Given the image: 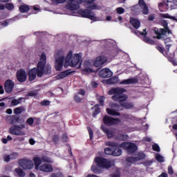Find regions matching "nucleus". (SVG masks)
I'll return each mask as SVG.
<instances>
[{
  "mask_svg": "<svg viewBox=\"0 0 177 177\" xmlns=\"http://www.w3.org/2000/svg\"><path fill=\"white\" fill-rule=\"evenodd\" d=\"M149 20L150 21H153V20H154V15H149Z\"/></svg>",
  "mask_w": 177,
  "mask_h": 177,
  "instance_id": "nucleus-57",
  "label": "nucleus"
},
{
  "mask_svg": "<svg viewBox=\"0 0 177 177\" xmlns=\"http://www.w3.org/2000/svg\"><path fill=\"white\" fill-rule=\"evenodd\" d=\"M168 174L170 175H172L174 174V169H172V167L169 166L168 167Z\"/></svg>",
  "mask_w": 177,
  "mask_h": 177,
  "instance_id": "nucleus-54",
  "label": "nucleus"
},
{
  "mask_svg": "<svg viewBox=\"0 0 177 177\" xmlns=\"http://www.w3.org/2000/svg\"><path fill=\"white\" fill-rule=\"evenodd\" d=\"M165 5H166V6L169 7V4L165 3V1H162L158 4V6L160 12H164V10H162V8H164V6H165Z\"/></svg>",
  "mask_w": 177,
  "mask_h": 177,
  "instance_id": "nucleus-31",
  "label": "nucleus"
},
{
  "mask_svg": "<svg viewBox=\"0 0 177 177\" xmlns=\"http://www.w3.org/2000/svg\"><path fill=\"white\" fill-rule=\"evenodd\" d=\"M119 139H120V140H127V139H128V136L120 135Z\"/></svg>",
  "mask_w": 177,
  "mask_h": 177,
  "instance_id": "nucleus-49",
  "label": "nucleus"
},
{
  "mask_svg": "<svg viewBox=\"0 0 177 177\" xmlns=\"http://www.w3.org/2000/svg\"><path fill=\"white\" fill-rule=\"evenodd\" d=\"M93 66V64L91 61H85L82 64V71L84 73H93V69L91 67Z\"/></svg>",
  "mask_w": 177,
  "mask_h": 177,
  "instance_id": "nucleus-18",
  "label": "nucleus"
},
{
  "mask_svg": "<svg viewBox=\"0 0 177 177\" xmlns=\"http://www.w3.org/2000/svg\"><path fill=\"white\" fill-rule=\"evenodd\" d=\"M29 96H37V93L34 92L29 93Z\"/></svg>",
  "mask_w": 177,
  "mask_h": 177,
  "instance_id": "nucleus-63",
  "label": "nucleus"
},
{
  "mask_svg": "<svg viewBox=\"0 0 177 177\" xmlns=\"http://www.w3.org/2000/svg\"><path fill=\"white\" fill-rule=\"evenodd\" d=\"M24 110H25L24 107H23V106L18 107L14 110V113H15V114H21V113H23V111H24Z\"/></svg>",
  "mask_w": 177,
  "mask_h": 177,
  "instance_id": "nucleus-32",
  "label": "nucleus"
},
{
  "mask_svg": "<svg viewBox=\"0 0 177 177\" xmlns=\"http://www.w3.org/2000/svg\"><path fill=\"white\" fill-rule=\"evenodd\" d=\"M41 160L44 162H52V160L49 158L48 156H42Z\"/></svg>",
  "mask_w": 177,
  "mask_h": 177,
  "instance_id": "nucleus-41",
  "label": "nucleus"
},
{
  "mask_svg": "<svg viewBox=\"0 0 177 177\" xmlns=\"http://www.w3.org/2000/svg\"><path fill=\"white\" fill-rule=\"evenodd\" d=\"M159 177H168V174L167 173H162Z\"/></svg>",
  "mask_w": 177,
  "mask_h": 177,
  "instance_id": "nucleus-59",
  "label": "nucleus"
},
{
  "mask_svg": "<svg viewBox=\"0 0 177 177\" xmlns=\"http://www.w3.org/2000/svg\"><path fill=\"white\" fill-rule=\"evenodd\" d=\"M120 147H122V149H124V150H127L128 153H134V151L138 150V147L136 145L131 142H123L120 145Z\"/></svg>",
  "mask_w": 177,
  "mask_h": 177,
  "instance_id": "nucleus-11",
  "label": "nucleus"
},
{
  "mask_svg": "<svg viewBox=\"0 0 177 177\" xmlns=\"http://www.w3.org/2000/svg\"><path fill=\"white\" fill-rule=\"evenodd\" d=\"M136 83H138V79L130 78V79L122 80L120 84V85H131L132 84H136Z\"/></svg>",
  "mask_w": 177,
  "mask_h": 177,
  "instance_id": "nucleus-22",
  "label": "nucleus"
},
{
  "mask_svg": "<svg viewBox=\"0 0 177 177\" xmlns=\"http://www.w3.org/2000/svg\"><path fill=\"white\" fill-rule=\"evenodd\" d=\"M77 95H80V96L83 97L85 96V91L84 90H79V91L77 92Z\"/></svg>",
  "mask_w": 177,
  "mask_h": 177,
  "instance_id": "nucleus-52",
  "label": "nucleus"
},
{
  "mask_svg": "<svg viewBox=\"0 0 177 177\" xmlns=\"http://www.w3.org/2000/svg\"><path fill=\"white\" fill-rule=\"evenodd\" d=\"M19 10L21 12V13H26V12L30 10V7L28 5L23 4L19 6Z\"/></svg>",
  "mask_w": 177,
  "mask_h": 177,
  "instance_id": "nucleus-27",
  "label": "nucleus"
},
{
  "mask_svg": "<svg viewBox=\"0 0 177 177\" xmlns=\"http://www.w3.org/2000/svg\"><path fill=\"white\" fill-rule=\"evenodd\" d=\"M49 177H59V176L57 174H51Z\"/></svg>",
  "mask_w": 177,
  "mask_h": 177,
  "instance_id": "nucleus-62",
  "label": "nucleus"
},
{
  "mask_svg": "<svg viewBox=\"0 0 177 177\" xmlns=\"http://www.w3.org/2000/svg\"><path fill=\"white\" fill-rule=\"evenodd\" d=\"M174 56V55L173 54V55H172V57H170V58L168 57V59H169V62H172L174 66H177V62H175V61H174V58H173Z\"/></svg>",
  "mask_w": 177,
  "mask_h": 177,
  "instance_id": "nucleus-51",
  "label": "nucleus"
},
{
  "mask_svg": "<svg viewBox=\"0 0 177 177\" xmlns=\"http://www.w3.org/2000/svg\"><path fill=\"white\" fill-rule=\"evenodd\" d=\"M27 124H28V125H32L34 124V118H30L27 120L26 121Z\"/></svg>",
  "mask_w": 177,
  "mask_h": 177,
  "instance_id": "nucleus-47",
  "label": "nucleus"
},
{
  "mask_svg": "<svg viewBox=\"0 0 177 177\" xmlns=\"http://www.w3.org/2000/svg\"><path fill=\"white\" fill-rule=\"evenodd\" d=\"M101 128L103 131V132H104V133H106L108 138H113V136H114V131H113L112 130H109L107 128L104 127V126L102 125Z\"/></svg>",
  "mask_w": 177,
  "mask_h": 177,
  "instance_id": "nucleus-24",
  "label": "nucleus"
},
{
  "mask_svg": "<svg viewBox=\"0 0 177 177\" xmlns=\"http://www.w3.org/2000/svg\"><path fill=\"white\" fill-rule=\"evenodd\" d=\"M33 10H36V12H41V9L37 6L33 7Z\"/></svg>",
  "mask_w": 177,
  "mask_h": 177,
  "instance_id": "nucleus-58",
  "label": "nucleus"
},
{
  "mask_svg": "<svg viewBox=\"0 0 177 177\" xmlns=\"http://www.w3.org/2000/svg\"><path fill=\"white\" fill-rule=\"evenodd\" d=\"M65 63L68 64L70 67H77L78 64L81 66L82 63V53H73V51H69L65 58Z\"/></svg>",
  "mask_w": 177,
  "mask_h": 177,
  "instance_id": "nucleus-2",
  "label": "nucleus"
},
{
  "mask_svg": "<svg viewBox=\"0 0 177 177\" xmlns=\"http://www.w3.org/2000/svg\"><path fill=\"white\" fill-rule=\"evenodd\" d=\"M95 161L99 168H104L105 169H109L112 165H114L113 162L103 158H95Z\"/></svg>",
  "mask_w": 177,
  "mask_h": 177,
  "instance_id": "nucleus-7",
  "label": "nucleus"
},
{
  "mask_svg": "<svg viewBox=\"0 0 177 177\" xmlns=\"http://www.w3.org/2000/svg\"><path fill=\"white\" fill-rule=\"evenodd\" d=\"M121 154H122V149L120 148H116V146L114 147L113 156L118 157V156H121Z\"/></svg>",
  "mask_w": 177,
  "mask_h": 177,
  "instance_id": "nucleus-29",
  "label": "nucleus"
},
{
  "mask_svg": "<svg viewBox=\"0 0 177 177\" xmlns=\"http://www.w3.org/2000/svg\"><path fill=\"white\" fill-rule=\"evenodd\" d=\"M6 113H7V114H12V111L11 109H8L6 110Z\"/></svg>",
  "mask_w": 177,
  "mask_h": 177,
  "instance_id": "nucleus-61",
  "label": "nucleus"
},
{
  "mask_svg": "<svg viewBox=\"0 0 177 177\" xmlns=\"http://www.w3.org/2000/svg\"><path fill=\"white\" fill-rule=\"evenodd\" d=\"M20 100H13L11 102L12 106H17V104H20Z\"/></svg>",
  "mask_w": 177,
  "mask_h": 177,
  "instance_id": "nucleus-46",
  "label": "nucleus"
},
{
  "mask_svg": "<svg viewBox=\"0 0 177 177\" xmlns=\"http://www.w3.org/2000/svg\"><path fill=\"white\" fill-rule=\"evenodd\" d=\"M99 102H100L101 106H104V97H100Z\"/></svg>",
  "mask_w": 177,
  "mask_h": 177,
  "instance_id": "nucleus-50",
  "label": "nucleus"
},
{
  "mask_svg": "<svg viewBox=\"0 0 177 177\" xmlns=\"http://www.w3.org/2000/svg\"><path fill=\"white\" fill-rule=\"evenodd\" d=\"M122 107H124V109H132L133 107V104L131 102H125L122 104Z\"/></svg>",
  "mask_w": 177,
  "mask_h": 177,
  "instance_id": "nucleus-33",
  "label": "nucleus"
},
{
  "mask_svg": "<svg viewBox=\"0 0 177 177\" xmlns=\"http://www.w3.org/2000/svg\"><path fill=\"white\" fill-rule=\"evenodd\" d=\"M91 86H93V88H96V86H97V84L95 82H91Z\"/></svg>",
  "mask_w": 177,
  "mask_h": 177,
  "instance_id": "nucleus-60",
  "label": "nucleus"
},
{
  "mask_svg": "<svg viewBox=\"0 0 177 177\" xmlns=\"http://www.w3.org/2000/svg\"><path fill=\"white\" fill-rule=\"evenodd\" d=\"M10 157L11 160H16V158H17V157H19V153H17L16 152H13L10 154Z\"/></svg>",
  "mask_w": 177,
  "mask_h": 177,
  "instance_id": "nucleus-38",
  "label": "nucleus"
},
{
  "mask_svg": "<svg viewBox=\"0 0 177 177\" xmlns=\"http://www.w3.org/2000/svg\"><path fill=\"white\" fill-rule=\"evenodd\" d=\"M26 128L25 124L14 125L10 128V133L12 135H16L17 136H24L26 132L23 131Z\"/></svg>",
  "mask_w": 177,
  "mask_h": 177,
  "instance_id": "nucleus-8",
  "label": "nucleus"
},
{
  "mask_svg": "<svg viewBox=\"0 0 177 177\" xmlns=\"http://www.w3.org/2000/svg\"><path fill=\"white\" fill-rule=\"evenodd\" d=\"M75 102H77V103H80V102H82V97L80 96L78 94H77L75 96Z\"/></svg>",
  "mask_w": 177,
  "mask_h": 177,
  "instance_id": "nucleus-43",
  "label": "nucleus"
},
{
  "mask_svg": "<svg viewBox=\"0 0 177 177\" xmlns=\"http://www.w3.org/2000/svg\"><path fill=\"white\" fill-rule=\"evenodd\" d=\"M107 62V57L104 56L98 57L95 59L93 65L94 67H99L100 68L103 67V64Z\"/></svg>",
  "mask_w": 177,
  "mask_h": 177,
  "instance_id": "nucleus-15",
  "label": "nucleus"
},
{
  "mask_svg": "<svg viewBox=\"0 0 177 177\" xmlns=\"http://www.w3.org/2000/svg\"><path fill=\"white\" fill-rule=\"evenodd\" d=\"M138 160H140V158L138 159L136 158L129 157L127 158V162H131V164H133V162H136V161H138Z\"/></svg>",
  "mask_w": 177,
  "mask_h": 177,
  "instance_id": "nucleus-35",
  "label": "nucleus"
},
{
  "mask_svg": "<svg viewBox=\"0 0 177 177\" xmlns=\"http://www.w3.org/2000/svg\"><path fill=\"white\" fill-rule=\"evenodd\" d=\"M114 80H115V78L112 77L111 79H109L106 81L107 84H115V82H114Z\"/></svg>",
  "mask_w": 177,
  "mask_h": 177,
  "instance_id": "nucleus-53",
  "label": "nucleus"
},
{
  "mask_svg": "<svg viewBox=\"0 0 177 177\" xmlns=\"http://www.w3.org/2000/svg\"><path fill=\"white\" fill-rule=\"evenodd\" d=\"M16 75L19 82H26V80H27V73H26V71L20 69L17 72Z\"/></svg>",
  "mask_w": 177,
  "mask_h": 177,
  "instance_id": "nucleus-17",
  "label": "nucleus"
},
{
  "mask_svg": "<svg viewBox=\"0 0 177 177\" xmlns=\"http://www.w3.org/2000/svg\"><path fill=\"white\" fill-rule=\"evenodd\" d=\"M156 159L158 162H164V157L160 154L156 156Z\"/></svg>",
  "mask_w": 177,
  "mask_h": 177,
  "instance_id": "nucleus-34",
  "label": "nucleus"
},
{
  "mask_svg": "<svg viewBox=\"0 0 177 177\" xmlns=\"http://www.w3.org/2000/svg\"><path fill=\"white\" fill-rule=\"evenodd\" d=\"M130 23L131 26L134 27V28L138 29L139 27H140V21H139L138 19L130 18Z\"/></svg>",
  "mask_w": 177,
  "mask_h": 177,
  "instance_id": "nucleus-23",
  "label": "nucleus"
},
{
  "mask_svg": "<svg viewBox=\"0 0 177 177\" xmlns=\"http://www.w3.org/2000/svg\"><path fill=\"white\" fill-rule=\"evenodd\" d=\"M29 143H30V145H31L32 146V145H35V140H34V139H32V138H30L29 140Z\"/></svg>",
  "mask_w": 177,
  "mask_h": 177,
  "instance_id": "nucleus-55",
  "label": "nucleus"
},
{
  "mask_svg": "<svg viewBox=\"0 0 177 177\" xmlns=\"http://www.w3.org/2000/svg\"><path fill=\"white\" fill-rule=\"evenodd\" d=\"M99 74L100 77H102V78H110V77H113V72L109 68L101 70Z\"/></svg>",
  "mask_w": 177,
  "mask_h": 177,
  "instance_id": "nucleus-20",
  "label": "nucleus"
},
{
  "mask_svg": "<svg viewBox=\"0 0 177 177\" xmlns=\"http://www.w3.org/2000/svg\"><path fill=\"white\" fill-rule=\"evenodd\" d=\"M15 174L19 177H24L26 176V172L23 171L20 167L16 168L15 169Z\"/></svg>",
  "mask_w": 177,
  "mask_h": 177,
  "instance_id": "nucleus-26",
  "label": "nucleus"
},
{
  "mask_svg": "<svg viewBox=\"0 0 177 177\" xmlns=\"http://www.w3.org/2000/svg\"><path fill=\"white\" fill-rule=\"evenodd\" d=\"M152 149H153V150H154V151H158V152L160 151V146H158V145H157V144H153L152 145Z\"/></svg>",
  "mask_w": 177,
  "mask_h": 177,
  "instance_id": "nucleus-40",
  "label": "nucleus"
},
{
  "mask_svg": "<svg viewBox=\"0 0 177 177\" xmlns=\"http://www.w3.org/2000/svg\"><path fill=\"white\" fill-rule=\"evenodd\" d=\"M109 106L110 108L106 109V112L109 115H120V113H118V105L115 103H111Z\"/></svg>",
  "mask_w": 177,
  "mask_h": 177,
  "instance_id": "nucleus-13",
  "label": "nucleus"
},
{
  "mask_svg": "<svg viewBox=\"0 0 177 177\" xmlns=\"http://www.w3.org/2000/svg\"><path fill=\"white\" fill-rule=\"evenodd\" d=\"M33 161L37 171H41V172H53L52 165L49 163L42 164L41 158H33Z\"/></svg>",
  "mask_w": 177,
  "mask_h": 177,
  "instance_id": "nucleus-4",
  "label": "nucleus"
},
{
  "mask_svg": "<svg viewBox=\"0 0 177 177\" xmlns=\"http://www.w3.org/2000/svg\"><path fill=\"white\" fill-rule=\"evenodd\" d=\"M6 8L8 10H12V9H15V6L13 5V3H8L6 4Z\"/></svg>",
  "mask_w": 177,
  "mask_h": 177,
  "instance_id": "nucleus-37",
  "label": "nucleus"
},
{
  "mask_svg": "<svg viewBox=\"0 0 177 177\" xmlns=\"http://www.w3.org/2000/svg\"><path fill=\"white\" fill-rule=\"evenodd\" d=\"M106 145L109 146V147L105 149V154H107L108 156H114V147L117 146V144L112 142H106Z\"/></svg>",
  "mask_w": 177,
  "mask_h": 177,
  "instance_id": "nucleus-14",
  "label": "nucleus"
},
{
  "mask_svg": "<svg viewBox=\"0 0 177 177\" xmlns=\"http://www.w3.org/2000/svg\"><path fill=\"white\" fill-rule=\"evenodd\" d=\"M4 88L7 93H10L13 91V88H15V82L10 80H6L4 84Z\"/></svg>",
  "mask_w": 177,
  "mask_h": 177,
  "instance_id": "nucleus-19",
  "label": "nucleus"
},
{
  "mask_svg": "<svg viewBox=\"0 0 177 177\" xmlns=\"http://www.w3.org/2000/svg\"><path fill=\"white\" fill-rule=\"evenodd\" d=\"M161 24L164 28H160L159 30L155 31V33L157 35L156 38L158 39H162V38H164V35H165V37H168V35L171 34V30L168 28V23H167L166 21L162 20L161 21Z\"/></svg>",
  "mask_w": 177,
  "mask_h": 177,
  "instance_id": "nucleus-5",
  "label": "nucleus"
},
{
  "mask_svg": "<svg viewBox=\"0 0 177 177\" xmlns=\"http://www.w3.org/2000/svg\"><path fill=\"white\" fill-rule=\"evenodd\" d=\"M49 104H50V102H49L48 100H45L41 102V106H49Z\"/></svg>",
  "mask_w": 177,
  "mask_h": 177,
  "instance_id": "nucleus-48",
  "label": "nucleus"
},
{
  "mask_svg": "<svg viewBox=\"0 0 177 177\" xmlns=\"http://www.w3.org/2000/svg\"><path fill=\"white\" fill-rule=\"evenodd\" d=\"M78 3H80V2H77V0H73L67 5V8L71 12L72 16H77V10L80 9V6Z\"/></svg>",
  "mask_w": 177,
  "mask_h": 177,
  "instance_id": "nucleus-10",
  "label": "nucleus"
},
{
  "mask_svg": "<svg viewBox=\"0 0 177 177\" xmlns=\"http://www.w3.org/2000/svg\"><path fill=\"white\" fill-rule=\"evenodd\" d=\"M19 165L24 169H32V168L34 167V163L31 160H21L19 162Z\"/></svg>",
  "mask_w": 177,
  "mask_h": 177,
  "instance_id": "nucleus-16",
  "label": "nucleus"
},
{
  "mask_svg": "<svg viewBox=\"0 0 177 177\" xmlns=\"http://www.w3.org/2000/svg\"><path fill=\"white\" fill-rule=\"evenodd\" d=\"M52 3L54 5H57V3H64L66 0H50Z\"/></svg>",
  "mask_w": 177,
  "mask_h": 177,
  "instance_id": "nucleus-42",
  "label": "nucleus"
},
{
  "mask_svg": "<svg viewBox=\"0 0 177 177\" xmlns=\"http://www.w3.org/2000/svg\"><path fill=\"white\" fill-rule=\"evenodd\" d=\"M160 17H163L164 19H170L171 20L177 21V19L175 17L169 15V14H160Z\"/></svg>",
  "mask_w": 177,
  "mask_h": 177,
  "instance_id": "nucleus-30",
  "label": "nucleus"
},
{
  "mask_svg": "<svg viewBox=\"0 0 177 177\" xmlns=\"http://www.w3.org/2000/svg\"><path fill=\"white\" fill-rule=\"evenodd\" d=\"M127 92L125 88H114L109 91V95H113L112 96L113 100L115 102H125L128 99V96L122 94Z\"/></svg>",
  "mask_w": 177,
  "mask_h": 177,
  "instance_id": "nucleus-3",
  "label": "nucleus"
},
{
  "mask_svg": "<svg viewBox=\"0 0 177 177\" xmlns=\"http://www.w3.org/2000/svg\"><path fill=\"white\" fill-rule=\"evenodd\" d=\"M87 129L89 133L90 139L91 140H92V139H93V131H92V129H91V127H87Z\"/></svg>",
  "mask_w": 177,
  "mask_h": 177,
  "instance_id": "nucleus-44",
  "label": "nucleus"
},
{
  "mask_svg": "<svg viewBox=\"0 0 177 177\" xmlns=\"http://www.w3.org/2000/svg\"><path fill=\"white\" fill-rule=\"evenodd\" d=\"M104 124L108 125L109 127H111V125H115V124H119L120 122V119L118 118H113L110 116L105 115L103 118Z\"/></svg>",
  "mask_w": 177,
  "mask_h": 177,
  "instance_id": "nucleus-12",
  "label": "nucleus"
},
{
  "mask_svg": "<svg viewBox=\"0 0 177 177\" xmlns=\"http://www.w3.org/2000/svg\"><path fill=\"white\" fill-rule=\"evenodd\" d=\"M50 73H52V66L49 64L46 65V55L41 53L37 67L30 70L28 72V80L29 81H34L37 78V75L41 77L44 74L49 75Z\"/></svg>",
  "mask_w": 177,
  "mask_h": 177,
  "instance_id": "nucleus-1",
  "label": "nucleus"
},
{
  "mask_svg": "<svg viewBox=\"0 0 177 177\" xmlns=\"http://www.w3.org/2000/svg\"><path fill=\"white\" fill-rule=\"evenodd\" d=\"M140 35L145 37L144 41L145 42H147V44H153L154 41L152 40H150L149 38L146 37L147 35V32H146V29H144L142 32H140Z\"/></svg>",
  "mask_w": 177,
  "mask_h": 177,
  "instance_id": "nucleus-25",
  "label": "nucleus"
},
{
  "mask_svg": "<svg viewBox=\"0 0 177 177\" xmlns=\"http://www.w3.org/2000/svg\"><path fill=\"white\" fill-rule=\"evenodd\" d=\"M138 5L140 6L143 15H149V8L146 3H145V0H139Z\"/></svg>",
  "mask_w": 177,
  "mask_h": 177,
  "instance_id": "nucleus-21",
  "label": "nucleus"
},
{
  "mask_svg": "<svg viewBox=\"0 0 177 177\" xmlns=\"http://www.w3.org/2000/svg\"><path fill=\"white\" fill-rule=\"evenodd\" d=\"M125 12V10L123 8L119 7L116 8V12L118 15H122Z\"/></svg>",
  "mask_w": 177,
  "mask_h": 177,
  "instance_id": "nucleus-39",
  "label": "nucleus"
},
{
  "mask_svg": "<svg viewBox=\"0 0 177 177\" xmlns=\"http://www.w3.org/2000/svg\"><path fill=\"white\" fill-rule=\"evenodd\" d=\"M88 8H89L91 10H99L101 9L100 6L96 5L90 6Z\"/></svg>",
  "mask_w": 177,
  "mask_h": 177,
  "instance_id": "nucleus-36",
  "label": "nucleus"
},
{
  "mask_svg": "<svg viewBox=\"0 0 177 177\" xmlns=\"http://www.w3.org/2000/svg\"><path fill=\"white\" fill-rule=\"evenodd\" d=\"M3 160L6 162H9V161H10L11 158H10V155H5L3 156Z\"/></svg>",
  "mask_w": 177,
  "mask_h": 177,
  "instance_id": "nucleus-45",
  "label": "nucleus"
},
{
  "mask_svg": "<svg viewBox=\"0 0 177 177\" xmlns=\"http://www.w3.org/2000/svg\"><path fill=\"white\" fill-rule=\"evenodd\" d=\"M64 62V52L59 51L55 55V68L57 71L63 70V62Z\"/></svg>",
  "mask_w": 177,
  "mask_h": 177,
  "instance_id": "nucleus-6",
  "label": "nucleus"
},
{
  "mask_svg": "<svg viewBox=\"0 0 177 177\" xmlns=\"http://www.w3.org/2000/svg\"><path fill=\"white\" fill-rule=\"evenodd\" d=\"M78 14L82 16V17H86V19H90V20H93V21H100V19L96 17V15L89 10H80L78 11Z\"/></svg>",
  "mask_w": 177,
  "mask_h": 177,
  "instance_id": "nucleus-9",
  "label": "nucleus"
},
{
  "mask_svg": "<svg viewBox=\"0 0 177 177\" xmlns=\"http://www.w3.org/2000/svg\"><path fill=\"white\" fill-rule=\"evenodd\" d=\"M156 48H157L158 50H159V52H160V53H164V48H162V47L157 46Z\"/></svg>",
  "mask_w": 177,
  "mask_h": 177,
  "instance_id": "nucleus-56",
  "label": "nucleus"
},
{
  "mask_svg": "<svg viewBox=\"0 0 177 177\" xmlns=\"http://www.w3.org/2000/svg\"><path fill=\"white\" fill-rule=\"evenodd\" d=\"M70 72L68 71L62 72L57 76V80H63V78H66V77L68 76Z\"/></svg>",
  "mask_w": 177,
  "mask_h": 177,
  "instance_id": "nucleus-28",
  "label": "nucleus"
},
{
  "mask_svg": "<svg viewBox=\"0 0 177 177\" xmlns=\"http://www.w3.org/2000/svg\"><path fill=\"white\" fill-rule=\"evenodd\" d=\"M86 177H98V176L95 174H88V175H87Z\"/></svg>",
  "mask_w": 177,
  "mask_h": 177,
  "instance_id": "nucleus-64",
  "label": "nucleus"
}]
</instances>
